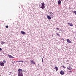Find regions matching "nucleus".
<instances>
[{
  "label": "nucleus",
  "mask_w": 76,
  "mask_h": 76,
  "mask_svg": "<svg viewBox=\"0 0 76 76\" xmlns=\"http://www.w3.org/2000/svg\"><path fill=\"white\" fill-rule=\"evenodd\" d=\"M23 71V70L21 69H20L18 70V72H18V76H23V74L22 72Z\"/></svg>",
  "instance_id": "1"
},
{
  "label": "nucleus",
  "mask_w": 76,
  "mask_h": 76,
  "mask_svg": "<svg viewBox=\"0 0 76 76\" xmlns=\"http://www.w3.org/2000/svg\"><path fill=\"white\" fill-rule=\"evenodd\" d=\"M42 6L40 7V8L42 9H44L45 8V7L44 6V3H41Z\"/></svg>",
  "instance_id": "2"
},
{
  "label": "nucleus",
  "mask_w": 76,
  "mask_h": 76,
  "mask_svg": "<svg viewBox=\"0 0 76 76\" xmlns=\"http://www.w3.org/2000/svg\"><path fill=\"white\" fill-rule=\"evenodd\" d=\"M30 63L31 64H35V63L33 60H30Z\"/></svg>",
  "instance_id": "3"
},
{
  "label": "nucleus",
  "mask_w": 76,
  "mask_h": 76,
  "mask_svg": "<svg viewBox=\"0 0 76 76\" xmlns=\"http://www.w3.org/2000/svg\"><path fill=\"white\" fill-rule=\"evenodd\" d=\"M66 41L67 42H68V43H72V41H70V40H69L68 39H66Z\"/></svg>",
  "instance_id": "4"
},
{
  "label": "nucleus",
  "mask_w": 76,
  "mask_h": 76,
  "mask_svg": "<svg viewBox=\"0 0 76 76\" xmlns=\"http://www.w3.org/2000/svg\"><path fill=\"white\" fill-rule=\"evenodd\" d=\"M8 56L10 58H14V57L12 56L11 55L8 54Z\"/></svg>",
  "instance_id": "5"
},
{
  "label": "nucleus",
  "mask_w": 76,
  "mask_h": 76,
  "mask_svg": "<svg viewBox=\"0 0 76 76\" xmlns=\"http://www.w3.org/2000/svg\"><path fill=\"white\" fill-rule=\"evenodd\" d=\"M67 69H68V70H72V68L70 66L67 67Z\"/></svg>",
  "instance_id": "6"
},
{
  "label": "nucleus",
  "mask_w": 76,
  "mask_h": 76,
  "mask_svg": "<svg viewBox=\"0 0 76 76\" xmlns=\"http://www.w3.org/2000/svg\"><path fill=\"white\" fill-rule=\"evenodd\" d=\"M68 24L70 26H73V24L72 23L69 22V23H68Z\"/></svg>",
  "instance_id": "7"
},
{
  "label": "nucleus",
  "mask_w": 76,
  "mask_h": 76,
  "mask_svg": "<svg viewBox=\"0 0 76 76\" xmlns=\"http://www.w3.org/2000/svg\"><path fill=\"white\" fill-rule=\"evenodd\" d=\"M47 19H49V20L51 19V17L48 16V15H47Z\"/></svg>",
  "instance_id": "8"
},
{
  "label": "nucleus",
  "mask_w": 76,
  "mask_h": 76,
  "mask_svg": "<svg viewBox=\"0 0 76 76\" xmlns=\"http://www.w3.org/2000/svg\"><path fill=\"white\" fill-rule=\"evenodd\" d=\"M60 73L61 74V75H64V72L63 70H61L60 72Z\"/></svg>",
  "instance_id": "9"
},
{
  "label": "nucleus",
  "mask_w": 76,
  "mask_h": 76,
  "mask_svg": "<svg viewBox=\"0 0 76 76\" xmlns=\"http://www.w3.org/2000/svg\"><path fill=\"white\" fill-rule=\"evenodd\" d=\"M4 63L1 62L0 63V65L1 66H4Z\"/></svg>",
  "instance_id": "10"
},
{
  "label": "nucleus",
  "mask_w": 76,
  "mask_h": 76,
  "mask_svg": "<svg viewBox=\"0 0 76 76\" xmlns=\"http://www.w3.org/2000/svg\"><path fill=\"white\" fill-rule=\"evenodd\" d=\"M50 16H51L52 18H54V15H53V13H52V14H50Z\"/></svg>",
  "instance_id": "11"
},
{
  "label": "nucleus",
  "mask_w": 76,
  "mask_h": 76,
  "mask_svg": "<svg viewBox=\"0 0 76 76\" xmlns=\"http://www.w3.org/2000/svg\"><path fill=\"white\" fill-rule=\"evenodd\" d=\"M55 68L56 69V71L57 72V71L58 70V67H57V66H55Z\"/></svg>",
  "instance_id": "12"
},
{
  "label": "nucleus",
  "mask_w": 76,
  "mask_h": 76,
  "mask_svg": "<svg viewBox=\"0 0 76 76\" xmlns=\"http://www.w3.org/2000/svg\"><path fill=\"white\" fill-rule=\"evenodd\" d=\"M58 3L59 4H61V0H59V1H58Z\"/></svg>",
  "instance_id": "13"
},
{
  "label": "nucleus",
  "mask_w": 76,
  "mask_h": 76,
  "mask_svg": "<svg viewBox=\"0 0 76 76\" xmlns=\"http://www.w3.org/2000/svg\"><path fill=\"white\" fill-rule=\"evenodd\" d=\"M21 33L23 35L25 34V32H24V31H21Z\"/></svg>",
  "instance_id": "14"
},
{
  "label": "nucleus",
  "mask_w": 76,
  "mask_h": 76,
  "mask_svg": "<svg viewBox=\"0 0 76 76\" xmlns=\"http://www.w3.org/2000/svg\"><path fill=\"white\" fill-rule=\"evenodd\" d=\"M56 30H60V29L59 28H56Z\"/></svg>",
  "instance_id": "15"
},
{
  "label": "nucleus",
  "mask_w": 76,
  "mask_h": 76,
  "mask_svg": "<svg viewBox=\"0 0 76 76\" xmlns=\"http://www.w3.org/2000/svg\"><path fill=\"white\" fill-rule=\"evenodd\" d=\"M56 34L57 35H58V36H60V34L58 33H56Z\"/></svg>",
  "instance_id": "16"
},
{
  "label": "nucleus",
  "mask_w": 76,
  "mask_h": 76,
  "mask_svg": "<svg viewBox=\"0 0 76 76\" xmlns=\"http://www.w3.org/2000/svg\"><path fill=\"white\" fill-rule=\"evenodd\" d=\"M1 44H4V42L3 41H1Z\"/></svg>",
  "instance_id": "17"
},
{
  "label": "nucleus",
  "mask_w": 76,
  "mask_h": 76,
  "mask_svg": "<svg viewBox=\"0 0 76 76\" xmlns=\"http://www.w3.org/2000/svg\"><path fill=\"white\" fill-rule=\"evenodd\" d=\"M3 62L4 63H6V61L5 60H3Z\"/></svg>",
  "instance_id": "18"
},
{
  "label": "nucleus",
  "mask_w": 76,
  "mask_h": 76,
  "mask_svg": "<svg viewBox=\"0 0 76 76\" xmlns=\"http://www.w3.org/2000/svg\"><path fill=\"white\" fill-rule=\"evenodd\" d=\"M20 61H17L16 62H20Z\"/></svg>",
  "instance_id": "19"
},
{
  "label": "nucleus",
  "mask_w": 76,
  "mask_h": 76,
  "mask_svg": "<svg viewBox=\"0 0 76 76\" xmlns=\"http://www.w3.org/2000/svg\"><path fill=\"white\" fill-rule=\"evenodd\" d=\"M62 67L64 68V69H66V67H65L64 66H63Z\"/></svg>",
  "instance_id": "20"
},
{
  "label": "nucleus",
  "mask_w": 76,
  "mask_h": 76,
  "mask_svg": "<svg viewBox=\"0 0 76 76\" xmlns=\"http://www.w3.org/2000/svg\"><path fill=\"white\" fill-rule=\"evenodd\" d=\"M49 14H52V13H52V12H49Z\"/></svg>",
  "instance_id": "21"
},
{
  "label": "nucleus",
  "mask_w": 76,
  "mask_h": 76,
  "mask_svg": "<svg viewBox=\"0 0 76 76\" xmlns=\"http://www.w3.org/2000/svg\"><path fill=\"white\" fill-rule=\"evenodd\" d=\"M6 28H8V27H9V26L8 25H7L6 26Z\"/></svg>",
  "instance_id": "22"
},
{
  "label": "nucleus",
  "mask_w": 76,
  "mask_h": 76,
  "mask_svg": "<svg viewBox=\"0 0 76 76\" xmlns=\"http://www.w3.org/2000/svg\"><path fill=\"white\" fill-rule=\"evenodd\" d=\"M23 61H21L20 62H22V63H23Z\"/></svg>",
  "instance_id": "23"
},
{
  "label": "nucleus",
  "mask_w": 76,
  "mask_h": 76,
  "mask_svg": "<svg viewBox=\"0 0 76 76\" xmlns=\"http://www.w3.org/2000/svg\"><path fill=\"white\" fill-rule=\"evenodd\" d=\"M69 73H72V71H69Z\"/></svg>",
  "instance_id": "24"
},
{
  "label": "nucleus",
  "mask_w": 76,
  "mask_h": 76,
  "mask_svg": "<svg viewBox=\"0 0 76 76\" xmlns=\"http://www.w3.org/2000/svg\"><path fill=\"white\" fill-rule=\"evenodd\" d=\"M0 51H2V49L1 48H0Z\"/></svg>",
  "instance_id": "25"
},
{
  "label": "nucleus",
  "mask_w": 76,
  "mask_h": 76,
  "mask_svg": "<svg viewBox=\"0 0 76 76\" xmlns=\"http://www.w3.org/2000/svg\"><path fill=\"white\" fill-rule=\"evenodd\" d=\"M54 35V34L53 33L52 34V36H53Z\"/></svg>",
  "instance_id": "26"
},
{
  "label": "nucleus",
  "mask_w": 76,
  "mask_h": 76,
  "mask_svg": "<svg viewBox=\"0 0 76 76\" xmlns=\"http://www.w3.org/2000/svg\"><path fill=\"white\" fill-rule=\"evenodd\" d=\"M62 39V40H64V39H63H63Z\"/></svg>",
  "instance_id": "27"
},
{
  "label": "nucleus",
  "mask_w": 76,
  "mask_h": 76,
  "mask_svg": "<svg viewBox=\"0 0 76 76\" xmlns=\"http://www.w3.org/2000/svg\"><path fill=\"white\" fill-rule=\"evenodd\" d=\"M10 73H11V72H10Z\"/></svg>",
  "instance_id": "28"
},
{
  "label": "nucleus",
  "mask_w": 76,
  "mask_h": 76,
  "mask_svg": "<svg viewBox=\"0 0 76 76\" xmlns=\"http://www.w3.org/2000/svg\"><path fill=\"white\" fill-rule=\"evenodd\" d=\"M9 75H10V74H9Z\"/></svg>",
  "instance_id": "29"
},
{
  "label": "nucleus",
  "mask_w": 76,
  "mask_h": 76,
  "mask_svg": "<svg viewBox=\"0 0 76 76\" xmlns=\"http://www.w3.org/2000/svg\"><path fill=\"white\" fill-rule=\"evenodd\" d=\"M69 9H70V8H69Z\"/></svg>",
  "instance_id": "30"
},
{
  "label": "nucleus",
  "mask_w": 76,
  "mask_h": 76,
  "mask_svg": "<svg viewBox=\"0 0 76 76\" xmlns=\"http://www.w3.org/2000/svg\"><path fill=\"white\" fill-rule=\"evenodd\" d=\"M0 63H1V62H0Z\"/></svg>",
  "instance_id": "31"
}]
</instances>
